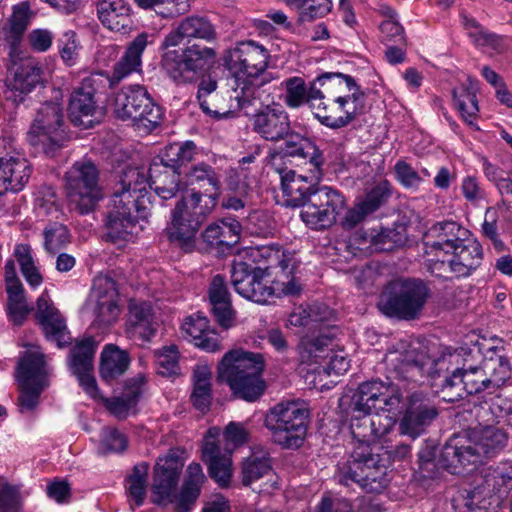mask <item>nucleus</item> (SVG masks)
<instances>
[{
  "label": "nucleus",
  "mask_w": 512,
  "mask_h": 512,
  "mask_svg": "<svg viewBox=\"0 0 512 512\" xmlns=\"http://www.w3.org/2000/svg\"><path fill=\"white\" fill-rule=\"evenodd\" d=\"M467 350L443 352L432 359L420 345L400 340L385 356L387 371L399 380L420 382L424 376L434 380L433 386L440 387L445 402H455L466 395L490 390L486 374L481 367L468 365Z\"/></svg>",
  "instance_id": "f257e3e1"
},
{
  "label": "nucleus",
  "mask_w": 512,
  "mask_h": 512,
  "mask_svg": "<svg viewBox=\"0 0 512 512\" xmlns=\"http://www.w3.org/2000/svg\"><path fill=\"white\" fill-rule=\"evenodd\" d=\"M180 174L174 165L153 162L149 169L127 167L120 176L107 213V239L112 243L127 241L137 234L140 219L148 216L147 188L162 199H171L179 190Z\"/></svg>",
  "instance_id": "f03ea898"
},
{
  "label": "nucleus",
  "mask_w": 512,
  "mask_h": 512,
  "mask_svg": "<svg viewBox=\"0 0 512 512\" xmlns=\"http://www.w3.org/2000/svg\"><path fill=\"white\" fill-rule=\"evenodd\" d=\"M270 59L269 50L254 40L239 41L224 51L222 64L230 76V98L237 101L238 108L254 100L264 102L263 95L268 92L266 86L270 82L264 74Z\"/></svg>",
  "instance_id": "7ed1b4c3"
},
{
  "label": "nucleus",
  "mask_w": 512,
  "mask_h": 512,
  "mask_svg": "<svg viewBox=\"0 0 512 512\" xmlns=\"http://www.w3.org/2000/svg\"><path fill=\"white\" fill-rule=\"evenodd\" d=\"M372 450L367 440H358L350 460L338 468L339 483L346 486L355 483L367 492L380 493L390 481L389 466L402 462L411 455V448L407 444L385 449L382 447L381 452L377 453Z\"/></svg>",
  "instance_id": "20e7f679"
},
{
  "label": "nucleus",
  "mask_w": 512,
  "mask_h": 512,
  "mask_svg": "<svg viewBox=\"0 0 512 512\" xmlns=\"http://www.w3.org/2000/svg\"><path fill=\"white\" fill-rule=\"evenodd\" d=\"M183 461L179 451L171 449L165 456L159 457L154 467L152 483V500L156 504L175 503L176 512H191L206 481V476L199 463H191L179 495H176Z\"/></svg>",
  "instance_id": "39448f33"
},
{
  "label": "nucleus",
  "mask_w": 512,
  "mask_h": 512,
  "mask_svg": "<svg viewBox=\"0 0 512 512\" xmlns=\"http://www.w3.org/2000/svg\"><path fill=\"white\" fill-rule=\"evenodd\" d=\"M317 82L323 97L313 102V113L322 125L343 128L363 112L365 94L350 75L324 73Z\"/></svg>",
  "instance_id": "423d86ee"
},
{
  "label": "nucleus",
  "mask_w": 512,
  "mask_h": 512,
  "mask_svg": "<svg viewBox=\"0 0 512 512\" xmlns=\"http://www.w3.org/2000/svg\"><path fill=\"white\" fill-rule=\"evenodd\" d=\"M507 434L500 428L487 425L475 427L469 432L451 438L443 447L441 463L458 472V464L475 465L482 458L490 457L502 450Z\"/></svg>",
  "instance_id": "0eeeda50"
},
{
  "label": "nucleus",
  "mask_w": 512,
  "mask_h": 512,
  "mask_svg": "<svg viewBox=\"0 0 512 512\" xmlns=\"http://www.w3.org/2000/svg\"><path fill=\"white\" fill-rule=\"evenodd\" d=\"M262 370L263 361L259 354L232 350L223 356L218 365V379L226 382L238 398L253 402L265 390Z\"/></svg>",
  "instance_id": "6e6552de"
},
{
  "label": "nucleus",
  "mask_w": 512,
  "mask_h": 512,
  "mask_svg": "<svg viewBox=\"0 0 512 512\" xmlns=\"http://www.w3.org/2000/svg\"><path fill=\"white\" fill-rule=\"evenodd\" d=\"M309 416L310 411L305 401H281L267 412L265 426L276 444L288 449L298 448L306 436Z\"/></svg>",
  "instance_id": "1a4fd4ad"
},
{
  "label": "nucleus",
  "mask_w": 512,
  "mask_h": 512,
  "mask_svg": "<svg viewBox=\"0 0 512 512\" xmlns=\"http://www.w3.org/2000/svg\"><path fill=\"white\" fill-rule=\"evenodd\" d=\"M430 298L429 287L419 279H398L383 291L378 308L384 315L400 320L420 317Z\"/></svg>",
  "instance_id": "9d476101"
},
{
  "label": "nucleus",
  "mask_w": 512,
  "mask_h": 512,
  "mask_svg": "<svg viewBox=\"0 0 512 512\" xmlns=\"http://www.w3.org/2000/svg\"><path fill=\"white\" fill-rule=\"evenodd\" d=\"M215 206L206 200L202 203L200 191L192 190L183 196L171 212L170 225L166 229L169 240L185 252L192 251L201 224Z\"/></svg>",
  "instance_id": "9b49d317"
},
{
  "label": "nucleus",
  "mask_w": 512,
  "mask_h": 512,
  "mask_svg": "<svg viewBox=\"0 0 512 512\" xmlns=\"http://www.w3.org/2000/svg\"><path fill=\"white\" fill-rule=\"evenodd\" d=\"M64 179L68 205L79 214L92 212L103 198L99 171L90 160L76 161L65 173Z\"/></svg>",
  "instance_id": "f8f14e48"
},
{
  "label": "nucleus",
  "mask_w": 512,
  "mask_h": 512,
  "mask_svg": "<svg viewBox=\"0 0 512 512\" xmlns=\"http://www.w3.org/2000/svg\"><path fill=\"white\" fill-rule=\"evenodd\" d=\"M50 375L45 356L38 347L23 353L17 367L21 413L31 412L38 406L41 393L50 385Z\"/></svg>",
  "instance_id": "ddd939ff"
},
{
  "label": "nucleus",
  "mask_w": 512,
  "mask_h": 512,
  "mask_svg": "<svg viewBox=\"0 0 512 512\" xmlns=\"http://www.w3.org/2000/svg\"><path fill=\"white\" fill-rule=\"evenodd\" d=\"M216 55L211 47L192 44L182 50L165 52L161 66L175 84H191L213 63Z\"/></svg>",
  "instance_id": "4468645a"
},
{
  "label": "nucleus",
  "mask_w": 512,
  "mask_h": 512,
  "mask_svg": "<svg viewBox=\"0 0 512 512\" xmlns=\"http://www.w3.org/2000/svg\"><path fill=\"white\" fill-rule=\"evenodd\" d=\"M114 113L117 118L131 120L137 128L146 131L155 129L162 118L161 107L140 85L123 87L115 94Z\"/></svg>",
  "instance_id": "2eb2a0df"
},
{
  "label": "nucleus",
  "mask_w": 512,
  "mask_h": 512,
  "mask_svg": "<svg viewBox=\"0 0 512 512\" xmlns=\"http://www.w3.org/2000/svg\"><path fill=\"white\" fill-rule=\"evenodd\" d=\"M66 138L61 105L53 102L42 104L27 133L29 143L37 150L53 155Z\"/></svg>",
  "instance_id": "dca6fc26"
},
{
  "label": "nucleus",
  "mask_w": 512,
  "mask_h": 512,
  "mask_svg": "<svg viewBox=\"0 0 512 512\" xmlns=\"http://www.w3.org/2000/svg\"><path fill=\"white\" fill-rule=\"evenodd\" d=\"M510 489L512 465L488 467L483 471L481 483L472 490H464L459 497L468 512L487 510L493 504L499 505Z\"/></svg>",
  "instance_id": "f3484780"
},
{
  "label": "nucleus",
  "mask_w": 512,
  "mask_h": 512,
  "mask_svg": "<svg viewBox=\"0 0 512 512\" xmlns=\"http://www.w3.org/2000/svg\"><path fill=\"white\" fill-rule=\"evenodd\" d=\"M470 232L454 221H444L433 225L424 235L423 245L429 271L440 276L446 267V257L456 249Z\"/></svg>",
  "instance_id": "a211bd4d"
},
{
  "label": "nucleus",
  "mask_w": 512,
  "mask_h": 512,
  "mask_svg": "<svg viewBox=\"0 0 512 512\" xmlns=\"http://www.w3.org/2000/svg\"><path fill=\"white\" fill-rule=\"evenodd\" d=\"M344 206L345 200L339 191L321 186L310 195L308 203L300 212V217L309 228L323 230L336 222Z\"/></svg>",
  "instance_id": "6ab92c4d"
},
{
  "label": "nucleus",
  "mask_w": 512,
  "mask_h": 512,
  "mask_svg": "<svg viewBox=\"0 0 512 512\" xmlns=\"http://www.w3.org/2000/svg\"><path fill=\"white\" fill-rule=\"evenodd\" d=\"M401 388L396 383L374 380L359 385L353 395V410L364 415L374 412H392L402 402Z\"/></svg>",
  "instance_id": "aec40b11"
},
{
  "label": "nucleus",
  "mask_w": 512,
  "mask_h": 512,
  "mask_svg": "<svg viewBox=\"0 0 512 512\" xmlns=\"http://www.w3.org/2000/svg\"><path fill=\"white\" fill-rule=\"evenodd\" d=\"M271 281L267 266L252 267L240 261L234 263L231 270V283L235 291L258 304H267L275 298Z\"/></svg>",
  "instance_id": "412c9836"
},
{
  "label": "nucleus",
  "mask_w": 512,
  "mask_h": 512,
  "mask_svg": "<svg viewBox=\"0 0 512 512\" xmlns=\"http://www.w3.org/2000/svg\"><path fill=\"white\" fill-rule=\"evenodd\" d=\"M261 255L268 263V276L272 280L271 286L275 298L298 295L301 285L294 276L298 267L294 253L280 248L267 247L263 249Z\"/></svg>",
  "instance_id": "4be33fe9"
},
{
  "label": "nucleus",
  "mask_w": 512,
  "mask_h": 512,
  "mask_svg": "<svg viewBox=\"0 0 512 512\" xmlns=\"http://www.w3.org/2000/svg\"><path fill=\"white\" fill-rule=\"evenodd\" d=\"M88 307L94 315L93 325L104 328L112 325L120 314L115 281L99 275L93 281Z\"/></svg>",
  "instance_id": "5701e85b"
},
{
  "label": "nucleus",
  "mask_w": 512,
  "mask_h": 512,
  "mask_svg": "<svg viewBox=\"0 0 512 512\" xmlns=\"http://www.w3.org/2000/svg\"><path fill=\"white\" fill-rule=\"evenodd\" d=\"M30 175L28 161L15 153L9 138L0 137V196L8 191H21Z\"/></svg>",
  "instance_id": "b1692460"
},
{
  "label": "nucleus",
  "mask_w": 512,
  "mask_h": 512,
  "mask_svg": "<svg viewBox=\"0 0 512 512\" xmlns=\"http://www.w3.org/2000/svg\"><path fill=\"white\" fill-rule=\"evenodd\" d=\"M332 346V338L326 335L305 336L300 341L301 358L307 363H321L328 359L324 370L328 374H343L349 369L350 361L342 352H334Z\"/></svg>",
  "instance_id": "393cba45"
},
{
  "label": "nucleus",
  "mask_w": 512,
  "mask_h": 512,
  "mask_svg": "<svg viewBox=\"0 0 512 512\" xmlns=\"http://www.w3.org/2000/svg\"><path fill=\"white\" fill-rule=\"evenodd\" d=\"M8 71L7 99L19 104L41 82L42 67L36 59L20 55L16 61H9Z\"/></svg>",
  "instance_id": "a878e982"
},
{
  "label": "nucleus",
  "mask_w": 512,
  "mask_h": 512,
  "mask_svg": "<svg viewBox=\"0 0 512 512\" xmlns=\"http://www.w3.org/2000/svg\"><path fill=\"white\" fill-rule=\"evenodd\" d=\"M251 123L255 133L271 142L285 139L291 130L288 113L277 103L266 104L257 109Z\"/></svg>",
  "instance_id": "bb28decb"
},
{
  "label": "nucleus",
  "mask_w": 512,
  "mask_h": 512,
  "mask_svg": "<svg viewBox=\"0 0 512 512\" xmlns=\"http://www.w3.org/2000/svg\"><path fill=\"white\" fill-rule=\"evenodd\" d=\"M97 76L90 75L82 79L70 97L68 116L70 121L85 129L93 126L97 104L94 94L97 90Z\"/></svg>",
  "instance_id": "cd10ccee"
},
{
  "label": "nucleus",
  "mask_w": 512,
  "mask_h": 512,
  "mask_svg": "<svg viewBox=\"0 0 512 512\" xmlns=\"http://www.w3.org/2000/svg\"><path fill=\"white\" fill-rule=\"evenodd\" d=\"M219 429L210 428L202 447L203 460L208 464L210 477L222 488L230 485L233 476V464L231 459L232 449L228 447L223 452L215 439L219 435Z\"/></svg>",
  "instance_id": "c85d7f7f"
},
{
  "label": "nucleus",
  "mask_w": 512,
  "mask_h": 512,
  "mask_svg": "<svg viewBox=\"0 0 512 512\" xmlns=\"http://www.w3.org/2000/svg\"><path fill=\"white\" fill-rule=\"evenodd\" d=\"M97 345L98 343L93 337H86L76 343L70 355V365L73 373L77 376L84 391L94 399L99 396L97 383L93 376L94 355Z\"/></svg>",
  "instance_id": "c756f323"
},
{
  "label": "nucleus",
  "mask_w": 512,
  "mask_h": 512,
  "mask_svg": "<svg viewBox=\"0 0 512 512\" xmlns=\"http://www.w3.org/2000/svg\"><path fill=\"white\" fill-rule=\"evenodd\" d=\"M437 416L436 408L422 392H413L408 406L399 423L400 434L411 439L419 437Z\"/></svg>",
  "instance_id": "7c9ffc66"
},
{
  "label": "nucleus",
  "mask_w": 512,
  "mask_h": 512,
  "mask_svg": "<svg viewBox=\"0 0 512 512\" xmlns=\"http://www.w3.org/2000/svg\"><path fill=\"white\" fill-rule=\"evenodd\" d=\"M31 12L27 3L13 7L11 16L0 29V47L7 53L9 61H16L20 55L24 33L29 25Z\"/></svg>",
  "instance_id": "2f4dec72"
},
{
  "label": "nucleus",
  "mask_w": 512,
  "mask_h": 512,
  "mask_svg": "<svg viewBox=\"0 0 512 512\" xmlns=\"http://www.w3.org/2000/svg\"><path fill=\"white\" fill-rule=\"evenodd\" d=\"M308 171V175L297 174L294 170L280 172L281 188L287 206L303 208L310 195L316 191L315 185L321 180L322 174L312 180V167Z\"/></svg>",
  "instance_id": "473e14b6"
},
{
  "label": "nucleus",
  "mask_w": 512,
  "mask_h": 512,
  "mask_svg": "<svg viewBox=\"0 0 512 512\" xmlns=\"http://www.w3.org/2000/svg\"><path fill=\"white\" fill-rule=\"evenodd\" d=\"M96 11L101 24L110 31L122 34L131 31L132 11L126 0H98Z\"/></svg>",
  "instance_id": "72a5a7b5"
},
{
  "label": "nucleus",
  "mask_w": 512,
  "mask_h": 512,
  "mask_svg": "<svg viewBox=\"0 0 512 512\" xmlns=\"http://www.w3.org/2000/svg\"><path fill=\"white\" fill-rule=\"evenodd\" d=\"M36 315L49 340L55 341L59 347L69 343L70 337L65 321L54 307L47 292H43L37 299Z\"/></svg>",
  "instance_id": "f704fd0d"
},
{
  "label": "nucleus",
  "mask_w": 512,
  "mask_h": 512,
  "mask_svg": "<svg viewBox=\"0 0 512 512\" xmlns=\"http://www.w3.org/2000/svg\"><path fill=\"white\" fill-rule=\"evenodd\" d=\"M202 39L212 41L216 38V31L211 22L198 16H190L182 20L178 26L171 30L165 37L162 47H176L180 45L184 39Z\"/></svg>",
  "instance_id": "c9c22d12"
},
{
  "label": "nucleus",
  "mask_w": 512,
  "mask_h": 512,
  "mask_svg": "<svg viewBox=\"0 0 512 512\" xmlns=\"http://www.w3.org/2000/svg\"><path fill=\"white\" fill-rule=\"evenodd\" d=\"M208 297L211 311L217 323L224 329L231 328L235 323V312L232 308L230 293L223 276L215 275L212 278L208 289Z\"/></svg>",
  "instance_id": "e433bc0d"
},
{
  "label": "nucleus",
  "mask_w": 512,
  "mask_h": 512,
  "mask_svg": "<svg viewBox=\"0 0 512 512\" xmlns=\"http://www.w3.org/2000/svg\"><path fill=\"white\" fill-rule=\"evenodd\" d=\"M183 337L191 341L196 347L207 352L221 349L218 334L209 329V320L205 316L194 314L187 317L181 325Z\"/></svg>",
  "instance_id": "4c0bfd02"
},
{
  "label": "nucleus",
  "mask_w": 512,
  "mask_h": 512,
  "mask_svg": "<svg viewBox=\"0 0 512 512\" xmlns=\"http://www.w3.org/2000/svg\"><path fill=\"white\" fill-rule=\"evenodd\" d=\"M452 258L448 260V267L456 277H467L475 271L482 262L483 250L480 243L467 237L451 253Z\"/></svg>",
  "instance_id": "58836bf2"
},
{
  "label": "nucleus",
  "mask_w": 512,
  "mask_h": 512,
  "mask_svg": "<svg viewBox=\"0 0 512 512\" xmlns=\"http://www.w3.org/2000/svg\"><path fill=\"white\" fill-rule=\"evenodd\" d=\"M145 383L146 379L143 375L129 379L120 396L105 399V407L116 418H127L144 393Z\"/></svg>",
  "instance_id": "ea45409f"
},
{
  "label": "nucleus",
  "mask_w": 512,
  "mask_h": 512,
  "mask_svg": "<svg viewBox=\"0 0 512 512\" xmlns=\"http://www.w3.org/2000/svg\"><path fill=\"white\" fill-rule=\"evenodd\" d=\"M280 86L285 90L283 102L287 107L296 109L309 104L313 110V102L321 100V86L317 82V78L307 88L305 80L302 77L293 76L280 83Z\"/></svg>",
  "instance_id": "a19ab883"
},
{
  "label": "nucleus",
  "mask_w": 512,
  "mask_h": 512,
  "mask_svg": "<svg viewBox=\"0 0 512 512\" xmlns=\"http://www.w3.org/2000/svg\"><path fill=\"white\" fill-rule=\"evenodd\" d=\"M157 327L158 324L150 303L135 300L130 302L127 332L132 337L148 341L155 335Z\"/></svg>",
  "instance_id": "79ce46f5"
},
{
  "label": "nucleus",
  "mask_w": 512,
  "mask_h": 512,
  "mask_svg": "<svg viewBox=\"0 0 512 512\" xmlns=\"http://www.w3.org/2000/svg\"><path fill=\"white\" fill-rule=\"evenodd\" d=\"M241 230L239 221L226 217L209 224L202 233V237L209 246L224 250V248H232L239 242Z\"/></svg>",
  "instance_id": "37998d69"
},
{
  "label": "nucleus",
  "mask_w": 512,
  "mask_h": 512,
  "mask_svg": "<svg viewBox=\"0 0 512 512\" xmlns=\"http://www.w3.org/2000/svg\"><path fill=\"white\" fill-rule=\"evenodd\" d=\"M284 149L288 156L308 160L307 163L312 167V180L321 175L323 155L311 139L289 132Z\"/></svg>",
  "instance_id": "c03bdc74"
},
{
  "label": "nucleus",
  "mask_w": 512,
  "mask_h": 512,
  "mask_svg": "<svg viewBox=\"0 0 512 512\" xmlns=\"http://www.w3.org/2000/svg\"><path fill=\"white\" fill-rule=\"evenodd\" d=\"M151 35L141 33L129 43L123 56L115 64L112 78L119 82L132 73L140 72L142 69V54L149 43Z\"/></svg>",
  "instance_id": "a18cd8bd"
},
{
  "label": "nucleus",
  "mask_w": 512,
  "mask_h": 512,
  "mask_svg": "<svg viewBox=\"0 0 512 512\" xmlns=\"http://www.w3.org/2000/svg\"><path fill=\"white\" fill-rule=\"evenodd\" d=\"M186 181L189 185L203 189L202 197H205L206 201H209L212 205H217L221 181L212 166L206 163L192 166L186 173Z\"/></svg>",
  "instance_id": "49530a36"
},
{
  "label": "nucleus",
  "mask_w": 512,
  "mask_h": 512,
  "mask_svg": "<svg viewBox=\"0 0 512 512\" xmlns=\"http://www.w3.org/2000/svg\"><path fill=\"white\" fill-rule=\"evenodd\" d=\"M477 82L469 80L453 90L454 106L460 112L462 119L474 130H479L476 124L479 107L476 98Z\"/></svg>",
  "instance_id": "de8ad7c7"
},
{
  "label": "nucleus",
  "mask_w": 512,
  "mask_h": 512,
  "mask_svg": "<svg viewBox=\"0 0 512 512\" xmlns=\"http://www.w3.org/2000/svg\"><path fill=\"white\" fill-rule=\"evenodd\" d=\"M129 364L130 359L126 351L119 349L116 345L108 344L101 353V378L110 382L121 376L128 369Z\"/></svg>",
  "instance_id": "09e8293b"
},
{
  "label": "nucleus",
  "mask_w": 512,
  "mask_h": 512,
  "mask_svg": "<svg viewBox=\"0 0 512 512\" xmlns=\"http://www.w3.org/2000/svg\"><path fill=\"white\" fill-rule=\"evenodd\" d=\"M270 459L264 451H253L241 464V482L251 486L254 482L271 473Z\"/></svg>",
  "instance_id": "8fccbe9b"
},
{
  "label": "nucleus",
  "mask_w": 512,
  "mask_h": 512,
  "mask_svg": "<svg viewBox=\"0 0 512 512\" xmlns=\"http://www.w3.org/2000/svg\"><path fill=\"white\" fill-rule=\"evenodd\" d=\"M148 472V463L140 462L133 467L131 473L126 477L125 489L128 499L133 501L136 506H141L146 497Z\"/></svg>",
  "instance_id": "3c124183"
},
{
  "label": "nucleus",
  "mask_w": 512,
  "mask_h": 512,
  "mask_svg": "<svg viewBox=\"0 0 512 512\" xmlns=\"http://www.w3.org/2000/svg\"><path fill=\"white\" fill-rule=\"evenodd\" d=\"M216 88L217 83L211 78L201 81L197 93L200 107L206 114L212 115L215 118L227 117L232 111L229 108L216 104L219 98L218 94L214 93Z\"/></svg>",
  "instance_id": "603ef678"
},
{
  "label": "nucleus",
  "mask_w": 512,
  "mask_h": 512,
  "mask_svg": "<svg viewBox=\"0 0 512 512\" xmlns=\"http://www.w3.org/2000/svg\"><path fill=\"white\" fill-rule=\"evenodd\" d=\"M13 256L26 282L34 289L39 287L43 282V276L34 261L31 247L27 244H17L14 247Z\"/></svg>",
  "instance_id": "864d4df0"
},
{
  "label": "nucleus",
  "mask_w": 512,
  "mask_h": 512,
  "mask_svg": "<svg viewBox=\"0 0 512 512\" xmlns=\"http://www.w3.org/2000/svg\"><path fill=\"white\" fill-rule=\"evenodd\" d=\"M7 315L14 325H21L31 311L25 297L23 285L6 287Z\"/></svg>",
  "instance_id": "5fc2aeb1"
},
{
  "label": "nucleus",
  "mask_w": 512,
  "mask_h": 512,
  "mask_svg": "<svg viewBox=\"0 0 512 512\" xmlns=\"http://www.w3.org/2000/svg\"><path fill=\"white\" fill-rule=\"evenodd\" d=\"M463 25L475 45L496 51L501 48L502 39L498 35L484 29L475 19L465 16L463 17Z\"/></svg>",
  "instance_id": "6e6d98bb"
},
{
  "label": "nucleus",
  "mask_w": 512,
  "mask_h": 512,
  "mask_svg": "<svg viewBox=\"0 0 512 512\" xmlns=\"http://www.w3.org/2000/svg\"><path fill=\"white\" fill-rule=\"evenodd\" d=\"M463 25L475 45L496 51L501 48L502 39L498 35L484 29L475 19L465 16L463 17Z\"/></svg>",
  "instance_id": "4d7b16f0"
},
{
  "label": "nucleus",
  "mask_w": 512,
  "mask_h": 512,
  "mask_svg": "<svg viewBox=\"0 0 512 512\" xmlns=\"http://www.w3.org/2000/svg\"><path fill=\"white\" fill-rule=\"evenodd\" d=\"M490 390L500 388L510 378L509 363L505 358H491L482 365Z\"/></svg>",
  "instance_id": "13d9d810"
},
{
  "label": "nucleus",
  "mask_w": 512,
  "mask_h": 512,
  "mask_svg": "<svg viewBox=\"0 0 512 512\" xmlns=\"http://www.w3.org/2000/svg\"><path fill=\"white\" fill-rule=\"evenodd\" d=\"M127 445V437L122 432L113 427H105L101 431L97 453L101 455L120 453L127 448Z\"/></svg>",
  "instance_id": "bf43d9fd"
},
{
  "label": "nucleus",
  "mask_w": 512,
  "mask_h": 512,
  "mask_svg": "<svg viewBox=\"0 0 512 512\" xmlns=\"http://www.w3.org/2000/svg\"><path fill=\"white\" fill-rule=\"evenodd\" d=\"M482 169L486 178L496 185L502 195H512V170L506 172L486 158L482 159Z\"/></svg>",
  "instance_id": "052dcab7"
},
{
  "label": "nucleus",
  "mask_w": 512,
  "mask_h": 512,
  "mask_svg": "<svg viewBox=\"0 0 512 512\" xmlns=\"http://www.w3.org/2000/svg\"><path fill=\"white\" fill-rule=\"evenodd\" d=\"M158 372L163 376L177 374L179 370V350L174 344L155 351Z\"/></svg>",
  "instance_id": "680f3d73"
},
{
  "label": "nucleus",
  "mask_w": 512,
  "mask_h": 512,
  "mask_svg": "<svg viewBox=\"0 0 512 512\" xmlns=\"http://www.w3.org/2000/svg\"><path fill=\"white\" fill-rule=\"evenodd\" d=\"M374 412L372 416L364 420V425L368 424L370 433H364L363 438L371 437L372 439H381L388 434L395 425V418L385 411Z\"/></svg>",
  "instance_id": "e2e57ef3"
},
{
  "label": "nucleus",
  "mask_w": 512,
  "mask_h": 512,
  "mask_svg": "<svg viewBox=\"0 0 512 512\" xmlns=\"http://www.w3.org/2000/svg\"><path fill=\"white\" fill-rule=\"evenodd\" d=\"M44 248L49 253H55L69 242V232L61 224H54L45 228Z\"/></svg>",
  "instance_id": "0e129e2a"
},
{
  "label": "nucleus",
  "mask_w": 512,
  "mask_h": 512,
  "mask_svg": "<svg viewBox=\"0 0 512 512\" xmlns=\"http://www.w3.org/2000/svg\"><path fill=\"white\" fill-rule=\"evenodd\" d=\"M368 237L375 251H390L404 242L403 237L391 229L381 230L378 233L371 232Z\"/></svg>",
  "instance_id": "69168bd1"
},
{
  "label": "nucleus",
  "mask_w": 512,
  "mask_h": 512,
  "mask_svg": "<svg viewBox=\"0 0 512 512\" xmlns=\"http://www.w3.org/2000/svg\"><path fill=\"white\" fill-rule=\"evenodd\" d=\"M387 15L389 17L380 24L383 41L387 43L393 42L398 45L404 44L405 37L403 27L394 18V12L390 8H387Z\"/></svg>",
  "instance_id": "338daca9"
},
{
  "label": "nucleus",
  "mask_w": 512,
  "mask_h": 512,
  "mask_svg": "<svg viewBox=\"0 0 512 512\" xmlns=\"http://www.w3.org/2000/svg\"><path fill=\"white\" fill-rule=\"evenodd\" d=\"M391 186L388 181L378 183L361 201L370 213L377 210L390 196Z\"/></svg>",
  "instance_id": "774afa93"
}]
</instances>
